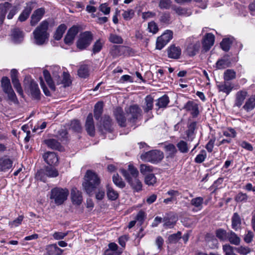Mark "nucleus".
Wrapping results in <instances>:
<instances>
[{
  "label": "nucleus",
  "mask_w": 255,
  "mask_h": 255,
  "mask_svg": "<svg viewBox=\"0 0 255 255\" xmlns=\"http://www.w3.org/2000/svg\"><path fill=\"white\" fill-rule=\"evenodd\" d=\"M49 22L48 20H43L33 31L34 43L41 45L48 41L49 33L48 32Z\"/></svg>",
  "instance_id": "obj_1"
},
{
  "label": "nucleus",
  "mask_w": 255,
  "mask_h": 255,
  "mask_svg": "<svg viewBox=\"0 0 255 255\" xmlns=\"http://www.w3.org/2000/svg\"><path fill=\"white\" fill-rule=\"evenodd\" d=\"M100 183V179L96 173L91 170H88L86 172L83 187L87 194H92L94 189Z\"/></svg>",
  "instance_id": "obj_2"
},
{
  "label": "nucleus",
  "mask_w": 255,
  "mask_h": 255,
  "mask_svg": "<svg viewBox=\"0 0 255 255\" xmlns=\"http://www.w3.org/2000/svg\"><path fill=\"white\" fill-rule=\"evenodd\" d=\"M51 72L53 80L51 78L50 72L48 70H44L43 71V74L44 79L49 88L51 90H54V82H56L57 84H60L61 83V79L59 75V73H61V69L60 67L58 66H53L51 68Z\"/></svg>",
  "instance_id": "obj_3"
},
{
  "label": "nucleus",
  "mask_w": 255,
  "mask_h": 255,
  "mask_svg": "<svg viewBox=\"0 0 255 255\" xmlns=\"http://www.w3.org/2000/svg\"><path fill=\"white\" fill-rule=\"evenodd\" d=\"M201 47L200 40L197 37L191 36L188 37L186 42L184 52L189 56H195Z\"/></svg>",
  "instance_id": "obj_4"
},
{
  "label": "nucleus",
  "mask_w": 255,
  "mask_h": 255,
  "mask_svg": "<svg viewBox=\"0 0 255 255\" xmlns=\"http://www.w3.org/2000/svg\"><path fill=\"white\" fill-rule=\"evenodd\" d=\"M17 11V7L12 5L8 2H5L3 4H0V25L3 23L7 12H8L7 18L11 19Z\"/></svg>",
  "instance_id": "obj_5"
},
{
  "label": "nucleus",
  "mask_w": 255,
  "mask_h": 255,
  "mask_svg": "<svg viewBox=\"0 0 255 255\" xmlns=\"http://www.w3.org/2000/svg\"><path fill=\"white\" fill-rule=\"evenodd\" d=\"M69 195V191L66 188H55L51 190L50 199H53L54 203L61 205L66 200Z\"/></svg>",
  "instance_id": "obj_6"
},
{
  "label": "nucleus",
  "mask_w": 255,
  "mask_h": 255,
  "mask_svg": "<svg viewBox=\"0 0 255 255\" xmlns=\"http://www.w3.org/2000/svg\"><path fill=\"white\" fill-rule=\"evenodd\" d=\"M93 40V35L90 31H85L80 34L76 42L77 48L84 50L88 47Z\"/></svg>",
  "instance_id": "obj_7"
},
{
  "label": "nucleus",
  "mask_w": 255,
  "mask_h": 255,
  "mask_svg": "<svg viewBox=\"0 0 255 255\" xmlns=\"http://www.w3.org/2000/svg\"><path fill=\"white\" fill-rule=\"evenodd\" d=\"M140 157L144 161L155 163L161 161L163 159V154L162 152L159 150H154L141 154Z\"/></svg>",
  "instance_id": "obj_8"
},
{
  "label": "nucleus",
  "mask_w": 255,
  "mask_h": 255,
  "mask_svg": "<svg viewBox=\"0 0 255 255\" xmlns=\"http://www.w3.org/2000/svg\"><path fill=\"white\" fill-rule=\"evenodd\" d=\"M120 171L122 175L125 178L126 180L135 191L138 192L141 190L142 185L140 181L138 179V177L133 178L131 177L125 169H121Z\"/></svg>",
  "instance_id": "obj_9"
},
{
  "label": "nucleus",
  "mask_w": 255,
  "mask_h": 255,
  "mask_svg": "<svg viewBox=\"0 0 255 255\" xmlns=\"http://www.w3.org/2000/svg\"><path fill=\"white\" fill-rule=\"evenodd\" d=\"M127 120L131 123H134L141 114V110L136 105L130 106L126 109Z\"/></svg>",
  "instance_id": "obj_10"
},
{
  "label": "nucleus",
  "mask_w": 255,
  "mask_h": 255,
  "mask_svg": "<svg viewBox=\"0 0 255 255\" xmlns=\"http://www.w3.org/2000/svg\"><path fill=\"white\" fill-rule=\"evenodd\" d=\"M1 83L3 91L7 94L9 99L14 101L16 96L11 86L9 79L6 77H3L1 79Z\"/></svg>",
  "instance_id": "obj_11"
},
{
  "label": "nucleus",
  "mask_w": 255,
  "mask_h": 255,
  "mask_svg": "<svg viewBox=\"0 0 255 255\" xmlns=\"http://www.w3.org/2000/svg\"><path fill=\"white\" fill-rule=\"evenodd\" d=\"M25 91L33 98L37 99L39 98L40 90L38 85L35 82L31 81L27 84L25 83Z\"/></svg>",
  "instance_id": "obj_12"
},
{
  "label": "nucleus",
  "mask_w": 255,
  "mask_h": 255,
  "mask_svg": "<svg viewBox=\"0 0 255 255\" xmlns=\"http://www.w3.org/2000/svg\"><path fill=\"white\" fill-rule=\"evenodd\" d=\"M79 32V28L77 26H73L68 31L64 38V42L66 44L71 45L74 41L76 35Z\"/></svg>",
  "instance_id": "obj_13"
},
{
  "label": "nucleus",
  "mask_w": 255,
  "mask_h": 255,
  "mask_svg": "<svg viewBox=\"0 0 255 255\" xmlns=\"http://www.w3.org/2000/svg\"><path fill=\"white\" fill-rule=\"evenodd\" d=\"M45 13V8L43 7L34 10L31 16L30 25L35 26L42 19Z\"/></svg>",
  "instance_id": "obj_14"
},
{
  "label": "nucleus",
  "mask_w": 255,
  "mask_h": 255,
  "mask_svg": "<svg viewBox=\"0 0 255 255\" xmlns=\"http://www.w3.org/2000/svg\"><path fill=\"white\" fill-rule=\"evenodd\" d=\"M44 173L46 176L49 177H55L58 176V172L57 170L52 167H47L46 168L45 171H40L37 172L36 174V177L44 182L45 181L44 179L42 177V174Z\"/></svg>",
  "instance_id": "obj_15"
},
{
  "label": "nucleus",
  "mask_w": 255,
  "mask_h": 255,
  "mask_svg": "<svg viewBox=\"0 0 255 255\" xmlns=\"http://www.w3.org/2000/svg\"><path fill=\"white\" fill-rule=\"evenodd\" d=\"M215 36L211 33H207L203 39L202 44L204 49L205 51L209 50L214 45Z\"/></svg>",
  "instance_id": "obj_16"
},
{
  "label": "nucleus",
  "mask_w": 255,
  "mask_h": 255,
  "mask_svg": "<svg viewBox=\"0 0 255 255\" xmlns=\"http://www.w3.org/2000/svg\"><path fill=\"white\" fill-rule=\"evenodd\" d=\"M17 71L15 69L11 70V78L14 88L16 89L17 92L20 95H23V91L21 87L19 80L17 78Z\"/></svg>",
  "instance_id": "obj_17"
},
{
  "label": "nucleus",
  "mask_w": 255,
  "mask_h": 255,
  "mask_svg": "<svg viewBox=\"0 0 255 255\" xmlns=\"http://www.w3.org/2000/svg\"><path fill=\"white\" fill-rule=\"evenodd\" d=\"M184 109L190 112L193 117H197L199 113V107L197 104L193 101H188L184 106Z\"/></svg>",
  "instance_id": "obj_18"
},
{
  "label": "nucleus",
  "mask_w": 255,
  "mask_h": 255,
  "mask_svg": "<svg viewBox=\"0 0 255 255\" xmlns=\"http://www.w3.org/2000/svg\"><path fill=\"white\" fill-rule=\"evenodd\" d=\"M114 115L118 124L121 127L126 126L127 118H126L121 108H117L114 111Z\"/></svg>",
  "instance_id": "obj_19"
},
{
  "label": "nucleus",
  "mask_w": 255,
  "mask_h": 255,
  "mask_svg": "<svg viewBox=\"0 0 255 255\" xmlns=\"http://www.w3.org/2000/svg\"><path fill=\"white\" fill-rule=\"evenodd\" d=\"M85 127L86 130L89 134L91 136L94 135L95 133V126L94 124L93 115L91 113L89 114L87 118Z\"/></svg>",
  "instance_id": "obj_20"
},
{
  "label": "nucleus",
  "mask_w": 255,
  "mask_h": 255,
  "mask_svg": "<svg viewBox=\"0 0 255 255\" xmlns=\"http://www.w3.org/2000/svg\"><path fill=\"white\" fill-rule=\"evenodd\" d=\"M71 198L72 202L75 205H80L83 200L81 193L76 188L72 189Z\"/></svg>",
  "instance_id": "obj_21"
},
{
  "label": "nucleus",
  "mask_w": 255,
  "mask_h": 255,
  "mask_svg": "<svg viewBox=\"0 0 255 255\" xmlns=\"http://www.w3.org/2000/svg\"><path fill=\"white\" fill-rule=\"evenodd\" d=\"M43 158L45 162L49 165H56L58 159L57 155L52 152H47L43 155Z\"/></svg>",
  "instance_id": "obj_22"
},
{
  "label": "nucleus",
  "mask_w": 255,
  "mask_h": 255,
  "mask_svg": "<svg viewBox=\"0 0 255 255\" xmlns=\"http://www.w3.org/2000/svg\"><path fill=\"white\" fill-rule=\"evenodd\" d=\"M112 126V120L110 117L108 116H105L103 117L101 125L100 127V130L104 132L105 131H111Z\"/></svg>",
  "instance_id": "obj_23"
},
{
  "label": "nucleus",
  "mask_w": 255,
  "mask_h": 255,
  "mask_svg": "<svg viewBox=\"0 0 255 255\" xmlns=\"http://www.w3.org/2000/svg\"><path fill=\"white\" fill-rule=\"evenodd\" d=\"M164 149L167 158H173L177 153L175 146L172 143H165L164 145Z\"/></svg>",
  "instance_id": "obj_24"
},
{
  "label": "nucleus",
  "mask_w": 255,
  "mask_h": 255,
  "mask_svg": "<svg viewBox=\"0 0 255 255\" xmlns=\"http://www.w3.org/2000/svg\"><path fill=\"white\" fill-rule=\"evenodd\" d=\"M23 33L18 28H14L12 30L11 33V38L12 41L15 43H19L23 40Z\"/></svg>",
  "instance_id": "obj_25"
},
{
  "label": "nucleus",
  "mask_w": 255,
  "mask_h": 255,
  "mask_svg": "<svg viewBox=\"0 0 255 255\" xmlns=\"http://www.w3.org/2000/svg\"><path fill=\"white\" fill-rule=\"evenodd\" d=\"M168 55L169 58L178 59L181 54V50L180 47L175 45L171 46L168 49Z\"/></svg>",
  "instance_id": "obj_26"
},
{
  "label": "nucleus",
  "mask_w": 255,
  "mask_h": 255,
  "mask_svg": "<svg viewBox=\"0 0 255 255\" xmlns=\"http://www.w3.org/2000/svg\"><path fill=\"white\" fill-rule=\"evenodd\" d=\"M12 161L6 157L0 158V171H5L12 167Z\"/></svg>",
  "instance_id": "obj_27"
},
{
  "label": "nucleus",
  "mask_w": 255,
  "mask_h": 255,
  "mask_svg": "<svg viewBox=\"0 0 255 255\" xmlns=\"http://www.w3.org/2000/svg\"><path fill=\"white\" fill-rule=\"evenodd\" d=\"M204 199L201 197H198L193 198L191 200V204L194 206L193 211H198L202 210L203 208Z\"/></svg>",
  "instance_id": "obj_28"
},
{
  "label": "nucleus",
  "mask_w": 255,
  "mask_h": 255,
  "mask_svg": "<svg viewBox=\"0 0 255 255\" xmlns=\"http://www.w3.org/2000/svg\"><path fill=\"white\" fill-rule=\"evenodd\" d=\"M45 249L46 253L43 255H52L56 254L60 255L62 252V250L59 248L55 244L47 246Z\"/></svg>",
  "instance_id": "obj_29"
},
{
  "label": "nucleus",
  "mask_w": 255,
  "mask_h": 255,
  "mask_svg": "<svg viewBox=\"0 0 255 255\" xmlns=\"http://www.w3.org/2000/svg\"><path fill=\"white\" fill-rule=\"evenodd\" d=\"M107 196L109 200L115 201L119 197V193L111 185L106 186Z\"/></svg>",
  "instance_id": "obj_30"
},
{
  "label": "nucleus",
  "mask_w": 255,
  "mask_h": 255,
  "mask_svg": "<svg viewBox=\"0 0 255 255\" xmlns=\"http://www.w3.org/2000/svg\"><path fill=\"white\" fill-rule=\"evenodd\" d=\"M217 87L220 92L225 93L227 95L229 94L233 88V86L230 83L225 82L218 84Z\"/></svg>",
  "instance_id": "obj_31"
},
{
  "label": "nucleus",
  "mask_w": 255,
  "mask_h": 255,
  "mask_svg": "<svg viewBox=\"0 0 255 255\" xmlns=\"http://www.w3.org/2000/svg\"><path fill=\"white\" fill-rule=\"evenodd\" d=\"M241 225V219L240 216L235 213L232 218V227L235 231L240 229Z\"/></svg>",
  "instance_id": "obj_32"
},
{
  "label": "nucleus",
  "mask_w": 255,
  "mask_h": 255,
  "mask_svg": "<svg viewBox=\"0 0 255 255\" xmlns=\"http://www.w3.org/2000/svg\"><path fill=\"white\" fill-rule=\"evenodd\" d=\"M227 239L231 244L234 245H239L241 242L240 238L233 231L228 233Z\"/></svg>",
  "instance_id": "obj_33"
},
{
  "label": "nucleus",
  "mask_w": 255,
  "mask_h": 255,
  "mask_svg": "<svg viewBox=\"0 0 255 255\" xmlns=\"http://www.w3.org/2000/svg\"><path fill=\"white\" fill-rule=\"evenodd\" d=\"M247 92L244 91L238 92L236 95V99L235 105L240 107L244 103L246 97Z\"/></svg>",
  "instance_id": "obj_34"
},
{
  "label": "nucleus",
  "mask_w": 255,
  "mask_h": 255,
  "mask_svg": "<svg viewBox=\"0 0 255 255\" xmlns=\"http://www.w3.org/2000/svg\"><path fill=\"white\" fill-rule=\"evenodd\" d=\"M67 29V26L64 24H60L58 28H57L54 35V37L55 39L57 40H60L62 36L63 33L65 32L66 29Z\"/></svg>",
  "instance_id": "obj_35"
},
{
  "label": "nucleus",
  "mask_w": 255,
  "mask_h": 255,
  "mask_svg": "<svg viewBox=\"0 0 255 255\" xmlns=\"http://www.w3.org/2000/svg\"><path fill=\"white\" fill-rule=\"evenodd\" d=\"M44 142L49 147L52 149L60 150L61 148L60 143L55 139H47L44 141Z\"/></svg>",
  "instance_id": "obj_36"
},
{
  "label": "nucleus",
  "mask_w": 255,
  "mask_h": 255,
  "mask_svg": "<svg viewBox=\"0 0 255 255\" xmlns=\"http://www.w3.org/2000/svg\"><path fill=\"white\" fill-rule=\"evenodd\" d=\"M103 109V104L102 102H98L95 106L94 116L96 120H99L101 117Z\"/></svg>",
  "instance_id": "obj_37"
},
{
  "label": "nucleus",
  "mask_w": 255,
  "mask_h": 255,
  "mask_svg": "<svg viewBox=\"0 0 255 255\" xmlns=\"http://www.w3.org/2000/svg\"><path fill=\"white\" fill-rule=\"evenodd\" d=\"M153 98L150 96H147L145 98V106L143 107L144 111L146 113L152 110L153 108Z\"/></svg>",
  "instance_id": "obj_38"
},
{
  "label": "nucleus",
  "mask_w": 255,
  "mask_h": 255,
  "mask_svg": "<svg viewBox=\"0 0 255 255\" xmlns=\"http://www.w3.org/2000/svg\"><path fill=\"white\" fill-rule=\"evenodd\" d=\"M255 107V98L254 97L250 98L246 102L244 106V109L247 112L253 110Z\"/></svg>",
  "instance_id": "obj_39"
},
{
  "label": "nucleus",
  "mask_w": 255,
  "mask_h": 255,
  "mask_svg": "<svg viewBox=\"0 0 255 255\" xmlns=\"http://www.w3.org/2000/svg\"><path fill=\"white\" fill-rule=\"evenodd\" d=\"M31 10L32 8L30 6H27L25 7L19 15L18 20L21 22L26 20L31 13Z\"/></svg>",
  "instance_id": "obj_40"
},
{
  "label": "nucleus",
  "mask_w": 255,
  "mask_h": 255,
  "mask_svg": "<svg viewBox=\"0 0 255 255\" xmlns=\"http://www.w3.org/2000/svg\"><path fill=\"white\" fill-rule=\"evenodd\" d=\"M179 151L182 153H187L189 151V147L187 143L184 140L179 141L176 144Z\"/></svg>",
  "instance_id": "obj_41"
},
{
  "label": "nucleus",
  "mask_w": 255,
  "mask_h": 255,
  "mask_svg": "<svg viewBox=\"0 0 255 255\" xmlns=\"http://www.w3.org/2000/svg\"><path fill=\"white\" fill-rule=\"evenodd\" d=\"M169 100L168 96L166 95H164L158 99L156 105L159 108H165L167 106L169 103Z\"/></svg>",
  "instance_id": "obj_42"
},
{
  "label": "nucleus",
  "mask_w": 255,
  "mask_h": 255,
  "mask_svg": "<svg viewBox=\"0 0 255 255\" xmlns=\"http://www.w3.org/2000/svg\"><path fill=\"white\" fill-rule=\"evenodd\" d=\"M71 83L72 80L69 74L64 72L63 73L62 80H61L60 84H62L63 85L64 87H66L69 86L71 84Z\"/></svg>",
  "instance_id": "obj_43"
},
{
  "label": "nucleus",
  "mask_w": 255,
  "mask_h": 255,
  "mask_svg": "<svg viewBox=\"0 0 255 255\" xmlns=\"http://www.w3.org/2000/svg\"><path fill=\"white\" fill-rule=\"evenodd\" d=\"M79 77L85 78L89 76V68L86 65H81L78 71Z\"/></svg>",
  "instance_id": "obj_44"
},
{
  "label": "nucleus",
  "mask_w": 255,
  "mask_h": 255,
  "mask_svg": "<svg viewBox=\"0 0 255 255\" xmlns=\"http://www.w3.org/2000/svg\"><path fill=\"white\" fill-rule=\"evenodd\" d=\"M232 41V38H227L223 39L220 44L222 49L225 51H228L230 49Z\"/></svg>",
  "instance_id": "obj_45"
},
{
  "label": "nucleus",
  "mask_w": 255,
  "mask_h": 255,
  "mask_svg": "<svg viewBox=\"0 0 255 255\" xmlns=\"http://www.w3.org/2000/svg\"><path fill=\"white\" fill-rule=\"evenodd\" d=\"M144 182L148 185H153L156 182V178L154 174L151 173L145 176Z\"/></svg>",
  "instance_id": "obj_46"
},
{
  "label": "nucleus",
  "mask_w": 255,
  "mask_h": 255,
  "mask_svg": "<svg viewBox=\"0 0 255 255\" xmlns=\"http://www.w3.org/2000/svg\"><path fill=\"white\" fill-rule=\"evenodd\" d=\"M113 181L114 184L120 188H123L125 186V183L117 174L113 175Z\"/></svg>",
  "instance_id": "obj_47"
},
{
  "label": "nucleus",
  "mask_w": 255,
  "mask_h": 255,
  "mask_svg": "<svg viewBox=\"0 0 255 255\" xmlns=\"http://www.w3.org/2000/svg\"><path fill=\"white\" fill-rule=\"evenodd\" d=\"M164 227L166 229H171L173 228L175 226L177 219L174 218H171L170 219H164Z\"/></svg>",
  "instance_id": "obj_48"
},
{
  "label": "nucleus",
  "mask_w": 255,
  "mask_h": 255,
  "mask_svg": "<svg viewBox=\"0 0 255 255\" xmlns=\"http://www.w3.org/2000/svg\"><path fill=\"white\" fill-rule=\"evenodd\" d=\"M140 171L142 174L145 176L152 172L153 167L147 164H141L140 166Z\"/></svg>",
  "instance_id": "obj_49"
},
{
  "label": "nucleus",
  "mask_w": 255,
  "mask_h": 255,
  "mask_svg": "<svg viewBox=\"0 0 255 255\" xmlns=\"http://www.w3.org/2000/svg\"><path fill=\"white\" fill-rule=\"evenodd\" d=\"M230 63L228 60L221 59L216 62V68L218 69H225L229 66Z\"/></svg>",
  "instance_id": "obj_50"
},
{
  "label": "nucleus",
  "mask_w": 255,
  "mask_h": 255,
  "mask_svg": "<svg viewBox=\"0 0 255 255\" xmlns=\"http://www.w3.org/2000/svg\"><path fill=\"white\" fill-rule=\"evenodd\" d=\"M126 171L131 177L133 178L138 177L139 174L138 171L132 164H130L128 165V171L126 170Z\"/></svg>",
  "instance_id": "obj_51"
},
{
  "label": "nucleus",
  "mask_w": 255,
  "mask_h": 255,
  "mask_svg": "<svg viewBox=\"0 0 255 255\" xmlns=\"http://www.w3.org/2000/svg\"><path fill=\"white\" fill-rule=\"evenodd\" d=\"M122 16L126 20H129L133 18L134 15V11L132 9H128L126 10H123Z\"/></svg>",
  "instance_id": "obj_52"
},
{
  "label": "nucleus",
  "mask_w": 255,
  "mask_h": 255,
  "mask_svg": "<svg viewBox=\"0 0 255 255\" xmlns=\"http://www.w3.org/2000/svg\"><path fill=\"white\" fill-rule=\"evenodd\" d=\"M236 72L231 69H228L224 72V78L225 81H230L235 79Z\"/></svg>",
  "instance_id": "obj_53"
},
{
  "label": "nucleus",
  "mask_w": 255,
  "mask_h": 255,
  "mask_svg": "<svg viewBox=\"0 0 255 255\" xmlns=\"http://www.w3.org/2000/svg\"><path fill=\"white\" fill-rule=\"evenodd\" d=\"M196 122H193L191 123L188 127V130L186 131V135L188 138L191 137L194 133V130L196 128Z\"/></svg>",
  "instance_id": "obj_54"
},
{
  "label": "nucleus",
  "mask_w": 255,
  "mask_h": 255,
  "mask_svg": "<svg viewBox=\"0 0 255 255\" xmlns=\"http://www.w3.org/2000/svg\"><path fill=\"white\" fill-rule=\"evenodd\" d=\"M216 235L217 237L221 241H225L227 239L228 233L223 229H220L216 231Z\"/></svg>",
  "instance_id": "obj_55"
},
{
  "label": "nucleus",
  "mask_w": 255,
  "mask_h": 255,
  "mask_svg": "<svg viewBox=\"0 0 255 255\" xmlns=\"http://www.w3.org/2000/svg\"><path fill=\"white\" fill-rule=\"evenodd\" d=\"M23 219L24 216L23 215L19 216L16 219H15L13 221L9 222L8 223L9 226L11 228L18 227L21 224Z\"/></svg>",
  "instance_id": "obj_56"
},
{
  "label": "nucleus",
  "mask_w": 255,
  "mask_h": 255,
  "mask_svg": "<svg viewBox=\"0 0 255 255\" xmlns=\"http://www.w3.org/2000/svg\"><path fill=\"white\" fill-rule=\"evenodd\" d=\"M160 37L162 40L169 42L173 37V32L170 30H167Z\"/></svg>",
  "instance_id": "obj_57"
},
{
  "label": "nucleus",
  "mask_w": 255,
  "mask_h": 255,
  "mask_svg": "<svg viewBox=\"0 0 255 255\" xmlns=\"http://www.w3.org/2000/svg\"><path fill=\"white\" fill-rule=\"evenodd\" d=\"M147 29L149 32L155 34L158 31V27L155 22L151 21L148 23Z\"/></svg>",
  "instance_id": "obj_58"
},
{
  "label": "nucleus",
  "mask_w": 255,
  "mask_h": 255,
  "mask_svg": "<svg viewBox=\"0 0 255 255\" xmlns=\"http://www.w3.org/2000/svg\"><path fill=\"white\" fill-rule=\"evenodd\" d=\"M171 5L170 0H160L158 6L161 9H169Z\"/></svg>",
  "instance_id": "obj_59"
},
{
  "label": "nucleus",
  "mask_w": 255,
  "mask_h": 255,
  "mask_svg": "<svg viewBox=\"0 0 255 255\" xmlns=\"http://www.w3.org/2000/svg\"><path fill=\"white\" fill-rule=\"evenodd\" d=\"M181 233L178 232L176 234L171 235L168 237V241L170 243H175L181 238Z\"/></svg>",
  "instance_id": "obj_60"
},
{
  "label": "nucleus",
  "mask_w": 255,
  "mask_h": 255,
  "mask_svg": "<svg viewBox=\"0 0 255 255\" xmlns=\"http://www.w3.org/2000/svg\"><path fill=\"white\" fill-rule=\"evenodd\" d=\"M109 40L114 43L121 44L123 43L122 37L116 34H111L109 37Z\"/></svg>",
  "instance_id": "obj_61"
},
{
  "label": "nucleus",
  "mask_w": 255,
  "mask_h": 255,
  "mask_svg": "<svg viewBox=\"0 0 255 255\" xmlns=\"http://www.w3.org/2000/svg\"><path fill=\"white\" fill-rule=\"evenodd\" d=\"M207 154L204 150L201 151L200 153L198 154L195 159V161L197 163H202L203 162L206 158Z\"/></svg>",
  "instance_id": "obj_62"
},
{
  "label": "nucleus",
  "mask_w": 255,
  "mask_h": 255,
  "mask_svg": "<svg viewBox=\"0 0 255 255\" xmlns=\"http://www.w3.org/2000/svg\"><path fill=\"white\" fill-rule=\"evenodd\" d=\"M235 250L238 253L243 255H246L251 252L250 248L243 246L235 248Z\"/></svg>",
  "instance_id": "obj_63"
},
{
  "label": "nucleus",
  "mask_w": 255,
  "mask_h": 255,
  "mask_svg": "<svg viewBox=\"0 0 255 255\" xmlns=\"http://www.w3.org/2000/svg\"><path fill=\"white\" fill-rule=\"evenodd\" d=\"M104 42L101 41V40H98L94 43L93 47V51L94 53H98L102 48Z\"/></svg>",
  "instance_id": "obj_64"
}]
</instances>
